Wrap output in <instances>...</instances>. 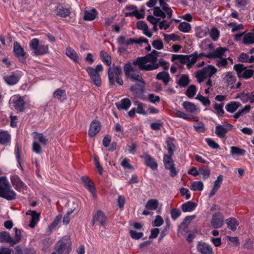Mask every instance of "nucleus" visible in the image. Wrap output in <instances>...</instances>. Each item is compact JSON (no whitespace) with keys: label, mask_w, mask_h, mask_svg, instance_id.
Wrapping results in <instances>:
<instances>
[{"label":"nucleus","mask_w":254,"mask_h":254,"mask_svg":"<svg viewBox=\"0 0 254 254\" xmlns=\"http://www.w3.org/2000/svg\"><path fill=\"white\" fill-rule=\"evenodd\" d=\"M158 54V52L153 50L151 54L145 57L138 58L132 64H126L124 69L127 77L137 83H144L141 74L139 72H134L138 70H151L158 68V65L155 64Z\"/></svg>","instance_id":"f257e3e1"},{"label":"nucleus","mask_w":254,"mask_h":254,"mask_svg":"<svg viewBox=\"0 0 254 254\" xmlns=\"http://www.w3.org/2000/svg\"><path fill=\"white\" fill-rule=\"evenodd\" d=\"M203 56V54H198L196 52L191 55H173L172 61L177 63L180 62L182 64H186L188 69H190L192 66L196 62L198 59Z\"/></svg>","instance_id":"f03ea898"},{"label":"nucleus","mask_w":254,"mask_h":254,"mask_svg":"<svg viewBox=\"0 0 254 254\" xmlns=\"http://www.w3.org/2000/svg\"><path fill=\"white\" fill-rule=\"evenodd\" d=\"M0 196L10 200L15 198L16 193L5 177L0 178Z\"/></svg>","instance_id":"7ed1b4c3"},{"label":"nucleus","mask_w":254,"mask_h":254,"mask_svg":"<svg viewBox=\"0 0 254 254\" xmlns=\"http://www.w3.org/2000/svg\"><path fill=\"white\" fill-rule=\"evenodd\" d=\"M32 135L33 138L32 151L37 154H40L41 152L42 146L47 144L48 139L43 133L34 132Z\"/></svg>","instance_id":"20e7f679"},{"label":"nucleus","mask_w":254,"mask_h":254,"mask_svg":"<svg viewBox=\"0 0 254 254\" xmlns=\"http://www.w3.org/2000/svg\"><path fill=\"white\" fill-rule=\"evenodd\" d=\"M217 69L213 66L209 65L197 71L195 73V77L197 81L201 83L205 78H211L216 73Z\"/></svg>","instance_id":"39448f33"},{"label":"nucleus","mask_w":254,"mask_h":254,"mask_svg":"<svg viewBox=\"0 0 254 254\" xmlns=\"http://www.w3.org/2000/svg\"><path fill=\"white\" fill-rule=\"evenodd\" d=\"M29 47L35 56L43 55L47 54L49 52L48 45L40 44L39 41L37 38L32 39L30 41Z\"/></svg>","instance_id":"423d86ee"},{"label":"nucleus","mask_w":254,"mask_h":254,"mask_svg":"<svg viewBox=\"0 0 254 254\" xmlns=\"http://www.w3.org/2000/svg\"><path fill=\"white\" fill-rule=\"evenodd\" d=\"M91 79L94 83L98 87L101 85V78L100 73L103 70V67L102 64H98L95 68L89 66L86 68Z\"/></svg>","instance_id":"0eeeda50"},{"label":"nucleus","mask_w":254,"mask_h":254,"mask_svg":"<svg viewBox=\"0 0 254 254\" xmlns=\"http://www.w3.org/2000/svg\"><path fill=\"white\" fill-rule=\"evenodd\" d=\"M71 241L68 236H65L59 241L56 251L58 254H68L71 250Z\"/></svg>","instance_id":"6e6552de"},{"label":"nucleus","mask_w":254,"mask_h":254,"mask_svg":"<svg viewBox=\"0 0 254 254\" xmlns=\"http://www.w3.org/2000/svg\"><path fill=\"white\" fill-rule=\"evenodd\" d=\"M237 75L240 78L248 79L251 77L254 74V70L247 68L244 64H238L234 66Z\"/></svg>","instance_id":"1a4fd4ad"},{"label":"nucleus","mask_w":254,"mask_h":254,"mask_svg":"<svg viewBox=\"0 0 254 254\" xmlns=\"http://www.w3.org/2000/svg\"><path fill=\"white\" fill-rule=\"evenodd\" d=\"M235 39L237 41L243 39V43L245 44H252L254 43V33L249 32L246 33L242 32L234 35Z\"/></svg>","instance_id":"9d476101"},{"label":"nucleus","mask_w":254,"mask_h":254,"mask_svg":"<svg viewBox=\"0 0 254 254\" xmlns=\"http://www.w3.org/2000/svg\"><path fill=\"white\" fill-rule=\"evenodd\" d=\"M163 162L166 169L170 171V176L172 177L175 176L177 174V171L174 167L172 155H165L163 158Z\"/></svg>","instance_id":"9b49d317"},{"label":"nucleus","mask_w":254,"mask_h":254,"mask_svg":"<svg viewBox=\"0 0 254 254\" xmlns=\"http://www.w3.org/2000/svg\"><path fill=\"white\" fill-rule=\"evenodd\" d=\"M122 72V68L120 66L113 65V66H110L108 69V77L110 85H113L115 83V79L120 76Z\"/></svg>","instance_id":"f8f14e48"},{"label":"nucleus","mask_w":254,"mask_h":254,"mask_svg":"<svg viewBox=\"0 0 254 254\" xmlns=\"http://www.w3.org/2000/svg\"><path fill=\"white\" fill-rule=\"evenodd\" d=\"M10 102L16 110L22 111L24 110L25 102L22 97L19 95H14L11 98Z\"/></svg>","instance_id":"ddd939ff"},{"label":"nucleus","mask_w":254,"mask_h":254,"mask_svg":"<svg viewBox=\"0 0 254 254\" xmlns=\"http://www.w3.org/2000/svg\"><path fill=\"white\" fill-rule=\"evenodd\" d=\"M92 222L93 225L99 224L101 226H104L107 222V217L102 211L98 210L93 216Z\"/></svg>","instance_id":"4468645a"},{"label":"nucleus","mask_w":254,"mask_h":254,"mask_svg":"<svg viewBox=\"0 0 254 254\" xmlns=\"http://www.w3.org/2000/svg\"><path fill=\"white\" fill-rule=\"evenodd\" d=\"M232 128L230 124L225 125H218L216 126L215 134L220 138L225 137L226 133Z\"/></svg>","instance_id":"2eb2a0df"},{"label":"nucleus","mask_w":254,"mask_h":254,"mask_svg":"<svg viewBox=\"0 0 254 254\" xmlns=\"http://www.w3.org/2000/svg\"><path fill=\"white\" fill-rule=\"evenodd\" d=\"M227 51L226 48L219 47L217 48L213 52L209 53L205 56L208 58H218L220 59L223 57H226L225 53Z\"/></svg>","instance_id":"dca6fc26"},{"label":"nucleus","mask_w":254,"mask_h":254,"mask_svg":"<svg viewBox=\"0 0 254 254\" xmlns=\"http://www.w3.org/2000/svg\"><path fill=\"white\" fill-rule=\"evenodd\" d=\"M144 85L145 82L137 83V85H133L130 87V90L135 98L142 97Z\"/></svg>","instance_id":"f3484780"},{"label":"nucleus","mask_w":254,"mask_h":254,"mask_svg":"<svg viewBox=\"0 0 254 254\" xmlns=\"http://www.w3.org/2000/svg\"><path fill=\"white\" fill-rule=\"evenodd\" d=\"M211 225L214 228H219L222 226L224 223V218L222 215L219 214H214L211 219Z\"/></svg>","instance_id":"a211bd4d"},{"label":"nucleus","mask_w":254,"mask_h":254,"mask_svg":"<svg viewBox=\"0 0 254 254\" xmlns=\"http://www.w3.org/2000/svg\"><path fill=\"white\" fill-rule=\"evenodd\" d=\"M100 123L97 121H93L90 124L88 131V134L91 137H94L100 131Z\"/></svg>","instance_id":"6ab92c4d"},{"label":"nucleus","mask_w":254,"mask_h":254,"mask_svg":"<svg viewBox=\"0 0 254 254\" xmlns=\"http://www.w3.org/2000/svg\"><path fill=\"white\" fill-rule=\"evenodd\" d=\"M81 180L84 183L85 187H86L88 190L92 193L93 196L94 198L96 197V191L94 185L92 181L88 177H82Z\"/></svg>","instance_id":"aec40b11"},{"label":"nucleus","mask_w":254,"mask_h":254,"mask_svg":"<svg viewBox=\"0 0 254 254\" xmlns=\"http://www.w3.org/2000/svg\"><path fill=\"white\" fill-rule=\"evenodd\" d=\"M26 215L31 216V219L29 226L32 228L35 227L39 220L40 214L37 213L34 210H28L26 212Z\"/></svg>","instance_id":"412c9836"},{"label":"nucleus","mask_w":254,"mask_h":254,"mask_svg":"<svg viewBox=\"0 0 254 254\" xmlns=\"http://www.w3.org/2000/svg\"><path fill=\"white\" fill-rule=\"evenodd\" d=\"M197 249L201 254H212V250L210 246L202 242H199L197 246Z\"/></svg>","instance_id":"4be33fe9"},{"label":"nucleus","mask_w":254,"mask_h":254,"mask_svg":"<svg viewBox=\"0 0 254 254\" xmlns=\"http://www.w3.org/2000/svg\"><path fill=\"white\" fill-rule=\"evenodd\" d=\"M11 183L17 190H20L26 188L25 184L16 175L12 176L10 178Z\"/></svg>","instance_id":"5701e85b"},{"label":"nucleus","mask_w":254,"mask_h":254,"mask_svg":"<svg viewBox=\"0 0 254 254\" xmlns=\"http://www.w3.org/2000/svg\"><path fill=\"white\" fill-rule=\"evenodd\" d=\"M13 52L15 55L20 60L23 59L26 54L23 48L17 42L14 43Z\"/></svg>","instance_id":"b1692460"},{"label":"nucleus","mask_w":254,"mask_h":254,"mask_svg":"<svg viewBox=\"0 0 254 254\" xmlns=\"http://www.w3.org/2000/svg\"><path fill=\"white\" fill-rule=\"evenodd\" d=\"M136 26L138 29L143 31V33L148 37L152 36V32L149 30L146 23L142 21H139L136 23Z\"/></svg>","instance_id":"393cba45"},{"label":"nucleus","mask_w":254,"mask_h":254,"mask_svg":"<svg viewBox=\"0 0 254 254\" xmlns=\"http://www.w3.org/2000/svg\"><path fill=\"white\" fill-rule=\"evenodd\" d=\"M223 181V176L220 175L217 178L216 180L214 183V186L213 189H212L211 192L209 194V197H211L213 196L218 190L220 187V186L222 183Z\"/></svg>","instance_id":"a878e982"},{"label":"nucleus","mask_w":254,"mask_h":254,"mask_svg":"<svg viewBox=\"0 0 254 254\" xmlns=\"http://www.w3.org/2000/svg\"><path fill=\"white\" fill-rule=\"evenodd\" d=\"M0 242H6L9 243L10 246H12L15 245L13 239L10 236L9 234L6 232H2L0 233Z\"/></svg>","instance_id":"bb28decb"},{"label":"nucleus","mask_w":254,"mask_h":254,"mask_svg":"<svg viewBox=\"0 0 254 254\" xmlns=\"http://www.w3.org/2000/svg\"><path fill=\"white\" fill-rule=\"evenodd\" d=\"M244 103L250 102L253 103L254 102V93H242L238 96Z\"/></svg>","instance_id":"cd10ccee"},{"label":"nucleus","mask_w":254,"mask_h":254,"mask_svg":"<svg viewBox=\"0 0 254 254\" xmlns=\"http://www.w3.org/2000/svg\"><path fill=\"white\" fill-rule=\"evenodd\" d=\"M131 101L128 98H124L119 103H116V105L119 110H127L131 106Z\"/></svg>","instance_id":"c85d7f7f"},{"label":"nucleus","mask_w":254,"mask_h":254,"mask_svg":"<svg viewBox=\"0 0 254 254\" xmlns=\"http://www.w3.org/2000/svg\"><path fill=\"white\" fill-rule=\"evenodd\" d=\"M65 54L70 59L72 60L75 63H78L79 58L76 52L70 47H67L65 50Z\"/></svg>","instance_id":"c756f323"},{"label":"nucleus","mask_w":254,"mask_h":254,"mask_svg":"<svg viewBox=\"0 0 254 254\" xmlns=\"http://www.w3.org/2000/svg\"><path fill=\"white\" fill-rule=\"evenodd\" d=\"M182 106L187 112L190 113H195L197 110V107L194 104L189 101L184 102Z\"/></svg>","instance_id":"7c9ffc66"},{"label":"nucleus","mask_w":254,"mask_h":254,"mask_svg":"<svg viewBox=\"0 0 254 254\" xmlns=\"http://www.w3.org/2000/svg\"><path fill=\"white\" fill-rule=\"evenodd\" d=\"M156 78L158 80H162L166 85L168 84L171 80L169 73L166 71H162L158 73L156 76Z\"/></svg>","instance_id":"2f4dec72"},{"label":"nucleus","mask_w":254,"mask_h":254,"mask_svg":"<svg viewBox=\"0 0 254 254\" xmlns=\"http://www.w3.org/2000/svg\"><path fill=\"white\" fill-rule=\"evenodd\" d=\"M97 15V12L95 8L86 10L84 12V19L85 20H93Z\"/></svg>","instance_id":"473e14b6"},{"label":"nucleus","mask_w":254,"mask_h":254,"mask_svg":"<svg viewBox=\"0 0 254 254\" xmlns=\"http://www.w3.org/2000/svg\"><path fill=\"white\" fill-rule=\"evenodd\" d=\"M165 1H168V0H159V3L162 8L165 12L166 16H167L168 18H171L172 15V10L171 8L168 6Z\"/></svg>","instance_id":"72a5a7b5"},{"label":"nucleus","mask_w":254,"mask_h":254,"mask_svg":"<svg viewBox=\"0 0 254 254\" xmlns=\"http://www.w3.org/2000/svg\"><path fill=\"white\" fill-rule=\"evenodd\" d=\"M196 204L192 201H188L182 205V209L184 212H191L195 209Z\"/></svg>","instance_id":"f704fd0d"},{"label":"nucleus","mask_w":254,"mask_h":254,"mask_svg":"<svg viewBox=\"0 0 254 254\" xmlns=\"http://www.w3.org/2000/svg\"><path fill=\"white\" fill-rule=\"evenodd\" d=\"M158 204V201L157 199H149L146 203L145 208L148 210H155L157 208Z\"/></svg>","instance_id":"c9c22d12"},{"label":"nucleus","mask_w":254,"mask_h":254,"mask_svg":"<svg viewBox=\"0 0 254 254\" xmlns=\"http://www.w3.org/2000/svg\"><path fill=\"white\" fill-rule=\"evenodd\" d=\"M145 164L152 169L155 170L157 168V164L149 155H145L144 157Z\"/></svg>","instance_id":"e433bc0d"},{"label":"nucleus","mask_w":254,"mask_h":254,"mask_svg":"<svg viewBox=\"0 0 254 254\" xmlns=\"http://www.w3.org/2000/svg\"><path fill=\"white\" fill-rule=\"evenodd\" d=\"M54 97L63 102L66 99L65 91L64 90L58 89L54 93Z\"/></svg>","instance_id":"4c0bfd02"},{"label":"nucleus","mask_w":254,"mask_h":254,"mask_svg":"<svg viewBox=\"0 0 254 254\" xmlns=\"http://www.w3.org/2000/svg\"><path fill=\"white\" fill-rule=\"evenodd\" d=\"M241 106L238 102H231L226 106V110L229 113H234Z\"/></svg>","instance_id":"58836bf2"},{"label":"nucleus","mask_w":254,"mask_h":254,"mask_svg":"<svg viewBox=\"0 0 254 254\" xmlns=\"http://www.w3.org/2000/svg\"><path fill=\"white\" fill-rule=\"evenodd\" d=\"M228 227L232 231L236 230L239 225V222L234 218H230L226 220Z\"/></svg>","instance_id":"ea45409f"},{"label":"nucleus","mask_w":254,"mask_h":254,"mask_svg":"<svg viewBox=\"0 0 254 254\" xmlns=\"http://www.w3.org/2000/svg\"><path fill=\"white\" fill-rule=\"evenodd\" d=\"M5 81L9 85H14L16 84L18 80V77L13 74L4 77Z\"/></svg>","instance_id":"a19ab883"},{"label":"nucleus","mask_w":254,"mask_h":254,"mask_svg":"<svg viewBox=\"0 0 254 254\" xmlns=\"http://www.w3.org/2000/svg\"><path fill=\"white\" fill-rule=\"evenodd\" d=\"M10 135L6 131L0 130V143L4 144L8 142Z\"/></svg>","instance_id":"79ce46f5"},{"label":"nucleus","mask_w":254,"mask_h":254,"mask_svg":"<svg viewBox=\"0 0 254 254\" xmlns=\"http://www.w3.org/2000/svg\"><path fill=\"white\" fill-rule=\"evenodd\" d=\"M191 27L190 24L186 22H181L178 26V29L181 32L188 33L191 30Z\"/></svg>","instance_id":"37998d69"},{"label":"nucleus","mask_w":254,"mask_h":254,"mask_svg":"<svg viewBox=\"0 0 254 254\" xmlns=\"http://www.w3.org/2000/svg\"><path fill=\"white\" fill-rule=\"evenodd\" d=\"M190 82V79L189 76L186 74H184L181 76L177 83L181 87H185L189 84Z\"/></svg>","instance_id":"c03bdc74"},{"label":"nucleus","mask_w":254,"mask_h":254,"mask_svg":"<svg viewBox=\"0 0 254 254\" xmlns=\"http://www.w3.org/2000/svg\"><path fill=\"white\" fill-rule=\"evenodd\" d=\"M100 57L104 63L107 65L110 66L112 63V60L109 55L102 51L100 52Z\"/></svg>","instance_id":"a18cd8bd"},{"label":"nucleus","mask_w":254,"mask_h":254,"mask_svg":"<svg viewBox=\"0 0 254 254\" xmlns=\"http://www.w3.org/2000/svg\"><path fill=\"white\" fill-rule=\"evenodd\" d=\"M173 114L177 118H182L186 120H191V118L185 113L178 110L173 111Z\"/></svg>","instance_id":"49530a36"},{"label":"nucleus","mask_w":254,"mask_h":254,"mask_svg":"<svg viewBox=\"0 0 254 254\" xmlns=\"http://www.w3.org/2000/svg\"><path fill=\"white\" fill-rule=\"evenodd\" d=\"M230 153L232 155H244L246 151L245 149L236 146L231 147Z\"/></svg>","instance_id":"de8ad7c7"},{"label":"nucleus","mask_w":254,"mask_h":254,"mask_svg":"<svg viewBox=\"0 0 254 254\" xmlns=\"http://www.w3.org/2000/svg\"><path fill=\"white\" fill-rule=\"evenodd\" d=\"M224 80L229 84L233 85L235 82L236 77L232 72H227L224 77Z\"/></svg>","instance_id":"09e8293b"},{"label":"nucleus","mask_w":254,"mask_h":254,"mask_svg":"<svg viewBox=\"0 0 254 254\" xmlns=\"http://www.w3.org/2000/svg\"><path fill=\"white\" fill-rule=\"evenodd\" d=\"M164 40L167 43H169L170 41H179L180 37L175 34H165L163 35Z\"/></svg>","instance_id":"8fccbe9b"},{"label":"nucleus","mask_w":254,"mask_h":254,"mask_svg":"<svg viewBox=\"0 0 254 254\" xmlns=\"http://www.w3.org/2000/svg\"><path fill=\"white\" fill-rule=\"evenodd\" d=\"M195 218V215H191L187 216L184 220L181 225V227L185 230L190 224V222Z\"/></svg>","instance_id":"3c124183"},{"label":"nucleus","mask_w":254,"mask_h":254,"mask_svg":"<svg viewBox=\"0 0 254 254\" xmlns=\"http://www.w3.org/2000/svg\"><path fill=\"white\" fill-rule=\"evenodd\" d=\"M203 184L201 182H193L191 183L190 189L192 190H203Z\"/></svg>","instance_id":"603ef678"},{"label":"nucleus","mask_w":254,"mask_h":254,"mask_svg":"<svg viewBox=\"0 0 254 254\" xmlns=\"http://www.w3.org/2000/svg\"><path fill=\"white\" fill-rule=\"evenodd\" d=\"M228 61H229L231 64L232 63V60L229 57L227 58L223 57L219 59L217 61V65L221 67H226L228 64Z\"/></svg>","instance_id":"864d4df0"},{"label":"nucleus","mask_w":254,"mask_h":254,"mask_svg":"<svg viewBox=\"0 0 254 254\" xmlns=\"http://www.w3.org/2000/svg\"><path fill=\"white\" fill-rule=\"evenodd\" d=\"M70 11L68 8H65L64 7H59L57 9V14L62 16V17H66L69 15Z\"/></svg>","instance_id":"5fc2aeb1"},{"label":"nucleus","mask_w":254,"mask_h":254,"mask_svg":"<svg viewBox=\"0 0 254 254\" xmlns=\"http://www.w3.org/2000/svg\"><path fill=\"white\" fill-rule=\"evenodd\" d=\"M75 209L76 207H74L73 208H71L67 212L66 214L64 215V216L63 218V223L64 225H66L69 223L70 219V216Z\"/></svg>","instance_id":"6e6d98bb"},{"label":"nucleus","mask_w":254,"mask_h":254,"mask_svg":"<svg viewBox=\"0 0 254 254\" xmlns=\"http://www.w3.org/2000/svg\"><path fill=\"white\" fill-rule=\"evenodd\" d=\"M196 88L194 85H191L187 89L186 93V95L189 98L193 97L196 93Z\"/></svg>","instance_id":"4d7b16f0"},{"label":"nucleus","mask_w":254,"mask_h":254,"mask_svg":"<svg viewBox=\"0 0 254 254\" xmlns=\"http://www.w3.org/2000/svg\"><path fill=\"white\" fill-rule=\"evenodd\" d=\"M224 104H217L215 103L214 105V108L216 110L217 114L219 116H222L224 113L223 110Z\"/></svg>","instance_id":"13d9d810"},{"label":"nucleus","mask_w":254,"mask_h":254,"mask_svg":"<svg viewBox=\"0 0 254 254\" xmlns=\"http://www.w3.org/2000/svg\"><path fill=\"white\" fill-rule=\"evenodd\" d=\"M199 174L202 175V178L205 180L209 177L210 170L207 167L201 168L199 169Z\"/></svg>","instance_id":"bf43d9fd"},{"label":"nucleus","mask_w":254,"mask_h":254,"mask_svg":"<svg viewBox=\"0 0 254 254\" xmlns=\"http://www.w3.org/2000/svg\"><path fill=\"white\" fill-rule=\"evenodd\" d=\"M219 31L216 28H212L210 31V37L213 41H216L219 37Z\"/></svg>","instance_id":"052dcab7"},{"label":"nucleus","mask_w":254,"mask_h":254,"mask_svg":"<svg viewBox=\"0 0 254 254\" xmlns=\"http://www.w3.org/2000/svg\"><path fill=\"white\" fill-rule=\"evenodd\" d=\"M167 147L169 155H172L175 149V146L173 141L168 140L167 141Z\"/></svg>","instance_id":"680f3d73"},{"label":"nucleus","mask_w":254,"mask_h":254,"mask_svg":"<svg viewBox=\"0 0 254 254\" xmlns=\"http://www.w3.org/2000/svg\"><path fill=\"white\" fill-rule=\"evenodd\" d=\"M163 224V220L162 218L158 215L156 217L155 220L153 221V225L155 227H159Z\"/></svg>","instance_id":"e2e57ef3"},{"label":"nucleus","mask_w":254,"mask_h":254,"mask_svg":"<svg viewBox=\"0 0 254 254\" xmlns=\"http://www.w3.org/2000/svg\"><path fill=\"white\" fill-rule=\"evenodd\" d=\"M153 13L155 15L157 16H160L162 18H165L166 17L165 12H163L159 7H155Z\"/></svg>","instance_id":"0e129e2a"},{"label":"nucleus","mask_w":254,"mask_h":254,"mask_svg":"<svg viewBox=\"0 0 254 254\" xmlns=\"http://www.w3.org/2000/svg\"><path fill=\"white\" fill-rule=\"evenodd\" d=\"M152 46L157 50H161L163 48V44L161 40H157L152 42Z\"/></svg>","instance_id":"69168bd1"},{"label":"nucleus","mask_w":254,"mask_h":254,"mask_svg":"<svg viewBox=\"0 0 254 254\" xmlns=\"http://www.w3.org/2000/svg\"><path fill=\"white\" fill-rule=\"evenodd\" d=\"M205 140L207 143L210 147L214 149L219 147V145L214 140L211 138H206Z\"/></svg>","instance_id":"338daca9"},{"label":"nucleus","mask_w":254,"mask_h":254,"mask_svg":"<svg viewBox=\"0 0 254 254\" xmlns=\"http://www.w3.org/2000/svg\"><path fill=\"white\" fill-rule=\"evenodd\" d=\"M129 233L131 238L134 239H139L143 236L142 233L137 232L133 230L130 231Z\"/></svg>","instance_id":"774afa93"}]
</instances>
